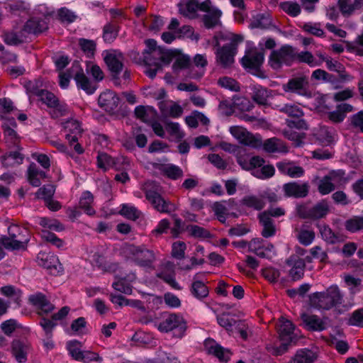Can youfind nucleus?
I'll return each mask as SVG.
<instances>
[{"label": "nucleus", "mask_w": 363, "mask_h": 363, "mask_svg": "<svg viewBox=\"0 0 363 363\" xmlns=\"http://www.w3.org/2000/svg\"><path fill=\"white\" fill-rule=\"evenodd\" d=\"M236 161L242 169L252 171V174L261 179H269L274 176L275 169L272 164L264 165V160L259 156H251L245 148L238 149Z\"/></svg>", "instance_id": "f257e3e1"}, {"label": "nucleus", "mask_w": 363, "mask_h": 363, "mask_svg": "<svg viewBox=\"0 0 363 363\" xmlns=\"http://www.w3.org/2000/svg\"><path fill=\"white\" fill-rule=\"evenodd\" d=\"M310 303L313 307L325 311L345 307L344 295L337 285H332L325 291L312 294Z\"/></svg>", "instance_id": "f03ea898"}, {"label": "nucleus", "mask_w": 363, "mask_h": 363, "mask_svg": "<svg viewBox=\"0 0 363 363\" xmlns=\"http://www.w3.org/2000/svg\"><path fill=\"white\" fill-rule=\"evenodd\" d=\"M146 199L157 211L170 214L177 210V206L162 196V187L155 182H147L143 186Z\"/></svg>", "instance_id": "7ed1b4c3"}, {"label": "nucleus", "mask_w": 363, "mask_h": 363, "mask_svg": "<svg viewBox=\"0 0 363 363\" xmlns=\"http://www.w3.org/2000/svg\"><path fill=\"white\" fill-rule=\"evenodd\" d=\"M9 236L0 238V243L9 250L25 248L29 241L28 233L26 228L18 225H11L8 228Z\"/></svg>", "instance_id": "20e7f679"}, {"label": "nucleus", "mask_w": 363, "mask_h": 363, "mask_svg": "<svg viewBox=\"0 0 363 363\" xmlns=\"http://www.w3.org/2000/svg\"><path fill=\"white\" fill-rule=\"evenodd\" d=\"M161 333L173 332L174 336L182 338L187 328L186 322L179 313H169L165 315L162 321L155 324Z\"/></svg>", "instance_id": "39448f33"}, {"label": "nucleus", "mask_w": 363, "mask_h": 363, "mask_svg": "<svg viewBox=\"0 0 363 363\" xmlns=\"http://www.w3.org/2000/svg\"><path fill=\"white\" fill-rule=\"evenodd\" d=\"M296 49L289 45H284L281 48L272 51L269 57V66L275 70L282 66H290L296 60Z\"/></svg>", "instance_id": "423d86ee"}, {"label": "nucleus", "mask_w": 363, "mask_h": 363, "mask_svg": "<svg viewBox=\"0 0 363 363\" xmlns=\"http://www.w3.org/2000/svg\"><path fill=\"white\" fill-rule=\"evenodd\" d=\"M124 252L138 265L150 269L153 268L155 255L152 250H148L144 246L129 245L124 249Z\"/></svg>", "instance_id": "0eeeda50"}, {"label": "nucleus", "mask_w": 363, "mask_h": 363, "mask_svg": "<svg viewBox=\"0 0 363 363\" xmlns=\"http://www.w3.org/2000/svg\"><path fill=\"white\" fill-rule=\"evenodd\" d=\"M278 333L281 343L276 348L275 354L281 355L288 350L291 343H295L298 340V336L295 333L294 325L290 320L284 318L280 321Z\"/></svg>", "instance_id": "6e6552de"}, {"label": "nucleus", "mask_w": 363, "mask_h": 363, "mask_svg": "<svg viewBox=\"0 0 363 363\" xmlns=\"http://www.w3.org/2000/svg\"><path fill=\"white\" fill-rule=\"evenodd\" d=\"M201 11L206 13L202 17L206 28L213 29L221 26L220 18L223 12L218 7L213 6L211 0H205L201 3Z\"/></svg>", "instance_id": "1a4fd4ad"}, {"label": "nucleus", "mask_w": 363, "mask_h": 363, "mask_svg": "<svg viewBox=\"0 0 363 363\" xmlns=\"http://www.w3.org/2000/svg\"><path fill=\"white\" fill-rule=\"evenodd\" d=\"M174 56L173 50H155L143 52V61L147 66L162 67L169 65Z\"/></svg>", "instance_id": "9d476101"}, {"label": "nucleus", "mask_w": 363, "mask_h": 363, "mask_svg": "<svg viewBox=\"0 0 363 363\" xmlns=\"http://www.w3.org/2000/svg\"><path fill=\"white\" fill-rule=\"evenodd\" d=\"M242 40L241 36L237 35L232 42L218 49L216 52L217 62L223 67L231 66L234 63V57L237 53L236 41L242 42Z\"/></svg>", "instance_id": "9b49d317"}, {"label": "nucleus", "mask_w": 363, "mask_h": 363, "mask_svg": "<svg viewBox=\"0 0 363 363\" xmlns=\"http://www.w3.org/2000/svg\"><path fill=\"white\" fill-rule=\"evenodd\" d=\"M328 212V205L322 201L313 207L302 205L298 208V213L303 218L318 219L324 217Z\"/></svg>", "instance_id": "f8f14e48"}, {"label": "nucleus", "mask_w": 363, "mask_h": 363, "mask_svg": "<svg viewBox=\"0 0 363 363\" xmlns=\"http://www.w3.org/2000/svg\"><path fill=\"white\" fill-rule=\"evenodd\" d=\"M248 250L262 258H269L275 255L274 245L262 238L252 239L248 243Z\"/></svg>", "instance_id": "ddd939ff"}, {"label": "nucleus", "mask_w": 363, "mask_h": 363, "mask_svg": "<svg viewBox=\"0 0 363 363\" xmlns=\"http://www.w3.org/2000/svg\"><path fill=\"white\" fill-rule=\"evenodd\" d=\"M37 262L39 266L48 269L51 274H55L63 271V267L60 263L58 257L50 252H39L37 257Z\"/></svg>", "instance_id": "4468645a"}, {"label": "nucleus", "mask_w": 363, "mask_h": 363, "mask_svg": "<svg viewBox=\"0 0 363 363\" xmlns=\"http://www.w3.org/2000/svg\"><path fill=\"white\" fill-rule=\"evenodd\" d=\"M229 131L235 138L245 145L256 148L261 143L259 140H257L252 133L242 127L231 126Z\"/></svg>", "instance_id": "2eb2a0df"}, {"label": "nucleus", "mask_w": 363, "mask_h": 363, "mask_svg": "<svg viewBox=\"0 0 363 363\" xmlns=\"http://www.w3.org/2000/svg\"><path fill=\"white\" fill-rule=\"evenodd\" d=\"M301 319L304 328L308 330L321 332L326 330L328 326V318H320L316 315L303 313Z\"/></svg>", "instance_id": "dca6fc26"}, {"label": "nucleus", "mask_w": 363, "mask_h": 363, "mask_svg": "<svg viewBox=\"0 0 363 363\" xmlns=\"http://www.w3.org/2000/svg\"><path fill=\"white\" fill-rule=\"evenodd\" d=\"M308 82L306 77H294L283 85L285 92H291L301 96H305L308 93Z\"/></svg>", "instance_id": "f3484780"}, {"label": "nucleus", "mask_w": 363, "mask_h": 363, "mask_svg": "<svg viewBox=\"0 0 363 363\" xmlns=\"http://www.w3.org/2000/svg\"><path fill=\"white\" fill-rule=\"evenodd\" d=\"M119 102V97L111 90H106L101 93L98 99L99 106L109 113H113L116 110Z\"/></svg>", "instance_id": "a211bd4d"}, {"label": "nucleus", "mask_w": 363, "mask_h": 363, "mask_svg": "<svg viewBox=\"0 0 363 363\" xmlns=\"http://www.w3.org/2000/svg\"><path fill=\"white\" fill-rule=\"evenodd\" d=\"M204 347L208 354L214 355L220 362H226L230 357V350L224 348L213 339H206L204 342Z\"/></svg>", "instance_id": "6ab92c4d"}, {"label": "nucleus", "mask_w": 363, "mask_h": 363, "mask_svg": "<svg viewBox=\"0 0 363 363\" xmlns=\"http://www.w3.org/2000/svg\"><path fill=\"white\" fill-rule=\"evenodd\" d=\"M286 264L290 267L289 274L293 281L301 279L304 274L305 262L297 256H291L286 261Z\"/></svg>", "instance_id": "aec40b11"}, {"label": "nucleus", "mask_w": 363, "mask_h": 363, "mask_svg": "<svg viewBox=\"0 0 363 363\" xmlns=\"http://www.w3.org/2000/svg\"><path fill=\"white\" fill-rule=\"evenodd\" d=\"M64 128L66 131L65 138L70 145L78 142L81 137L83 129L81 123L77 120H68L64 123Z\"/></svg>", "instance_id": "412c9836"}, {"label": "nucleus", "mask_w": 363, "mask_h": 363, "mask_svg": "<svg viewBox=\"0 0 363 363\" xmlns=\"http://www.w3.org/2000/svg\"><path fill=\"white\" fill-rule=\"evenodd\" d=\"M29 302L39 309L42 313H51L55 309V306L49 301L47 296L38 292L31 294L28 298Z\"/></svg>", "instance_id": "4be33fe9"}, {"label": "nucleus", "mask_w": 363, "mask_h": 363, "mask_svg": "<svg viewBox=\"0 0 363 363\" xmlns=\"http://www.w3.org/2000/svg\"><path fill=\"white\" fill-rule=\"evenodd\" d=\"M104 61L114 77L118 76L123 69V55L121 52H111L105 56Z\"/></svg>", "instance_id": "5701e85b"}, {"label": "nucleus", "mask_w": 363, "mask_h": 363, "mask_svg": "<svg viewBox=\"0 0 363 363\" xmlns=\"http://www.w3.org/2000/svg\"><path fill=\"white\" fill-rule=\"evenodd\" d=\"M284 194L287 196L303 198L308 194V185L307 183L289 182L283 186Z\"/></svg>", "instance_id": "b1692460"}, {"label": "nucleus", "mask_w": 363, "mask_h": 363, "mask_svg": "<svg viewBox=\"0 0 363 363\" xmlns=\"http://www.w3.org/2000/svg\"><path fill=\"white\" fill-rule=\"evenodd\" d=\"M264 54L263 50H254L242 58V65L247 68L258 69L264 62Z\"/></svg>", "instance_id": "393cba45"}, {"label": "nucleus", "mask_w": 363, "mask_h": 363, "mask_svg": "<svg viewBox=\"0 0 363 363\" xmlns=\"http://www.w3.org/2000/svg\"><path fill=\"white\" fill-rule=\"evenodd\" d=\"M258 218L262 226L261 235L264 238L274 236L277 231L274 220L269 216L268 213L262 212L259 215Z\"/></svg>", "instance_id": "a878e982"}, {"label": "nucleus", "mask_w": 363, "mask_h": 363, "mask_svg": "<svg viewBox=\"0 0 363 363\" xmlns=\"http://www.w3.org/2000/svg\"><path fill=\"white\" fill-rule=\"evenodd\" d=\"M179 13L189 18H195L198 10L201 11V3L198 0H182L179 4Z\"/></svg>", "instance_id": "bb28decb"}, {"label": "nucleus", "mask_w": 363, "mask_h": 363, "mask_svg": "<svg viewBox=\"0 0 363 363\" xmlns=\"http://www.w3.org/2000/svg\"><path fill=\"white\" fill-rule=\"evenodd\" d=\"M74 80L78 88L83 89L86 94H92L96 89L95 84L85 75L82 68L76 67Z\"/></svg>", "instance_id": "cd10ccee"}, {"label": "nucleus", "mask_w": 363, "mask_h": 363, "mask_svg": "<svg viewBox=\"0 0 363 363\" xmlns=\"http://www.w3.org/2000/svg\"><path fill=\"white\" fill-rule=\"evenodd\" d=\"M48 29V23L45 19L32 18L29 19L23 26L26 33L38 35Z\"/></svg>", "instance_id": "c85d7f7f"}, {"label": "nucleus", "mask_w": 363, "mask_h": 363, "mask_svg": "<svg viewBox=\"0 0 363 363\" xmlns=\"http://www.w3.org/2000/svg\"><path fill=\"white\" fill-rule=\"evenodd\" d=\"M277 167L280 173L288 175L291 178L301 177L304 174L303 167L294 165L290 162H279L277 163Z\"/></svg>", "instance_id": "c756f323"}, {"label": "nucleus", "mask_w": 363, "mask_h": 363, "mask_svg": "<svg viewBox=\"0 0 363 363\" xmlns=\"http://www.w3.org/2000/svg\"><path fill=\"white\" fill-rule=\"evenodd\" d=\"M199 274H196L193 278V282L190 287L191 295L198 300H203L208 296L209 291L206 284L198 279Z\"/></svg>", "instance_id": "7c9ffc66"}, {"label": "nucleus", "mask_w": 363, "mask_h": 363, "mask_svg": "<svg viewBox=\"0 0 363 363\" xmlns=\"http://www.w3.org/2000/svg\"><path fill=\"white\" fill-rule=\"evenodd\" d=\"M47 177L45 172L40 170L35 163H31L28 169V179L33 186L38 187L41 179Z\"/></svg>", "instance_id": "2f4dec72"}, {"label": "nucleus", "mask_w": 363, "mask_h": 363, "mask_svg": "<svg viewBox=\"0 0 363 363\" xmlns=\"http://www.w3.org/2000/svg\"><path fill=\"white\" fill-rule=\"evenodd\" d=\"M120 26L118 23L111 21L106 23L103 27L102 38L106 43H112L118 37Z\"/></svg>", "instance_id": "473e14b6"}, {"label": "nucleus", "mask_w": 363, "mask_h": 363, "mask_svg": "<svg viewBox=\"0 0 363 363\" xmlns=\"http://www.w3.org/2000/svg\"><path fill=\"white\" fill-rule=\"evenodd\" d=\"M263 148L266 152L269 153H286L288 152L286 145L277 138L266 140L263 143Z\"/></svg>", "instance_id": "72a5a7b5"}, {"label": "nucleus", "mask_w": 363, "mask_h": 363, "mask_svg": "<svg viewBox=\"0 0 363 363\" xmlns=\"http://www.w3.org/2000/svg\"><path fill=\"white\" fill-rule=\"evenodd\" d=\"M28 350L29 347L25 342L18 340L13 341L12 353L18 362H26Z\"/></svg>", "instance_id": "f704fd0d"}, {"label": "nucleus", "mask_w": 363, "mask_h": 363, "mask_svg": "<svg viewBox=\"0 0 363 363\" xmlns=\"http://www.w3.org/2000/svg\"><path fill=\"white\" fill-rule=\"evenodd\" d=\"M18 150L6 152L1 157V163L5 167H13L23 163V157Z\"/></svg>", "instance_id": "c9c22d12"}, {"label": "nucleus", "mask_w": 363, "mask_h": 363, "mask_svg": "<svg viewBox=\"0 0 363 363\" xmlns=\"http://www.w3.org/2000/svg\"><path fill=\"white\" fill-rule=\"evenodd\" d=\"M174 51V56L173 60L174 62L172 65V69L174 73H179L183 69H189L191 66V59L186 55L178 53L177 50Z\"/></svg>", "instance_id": "e433bc0d"}, {"label": "nucleus", "mask_w": 363, "mask_h": 363, "mask_svg": "<svg viewBox=\"0 0 363 363\" xmlns=\"http://www.w3.org/2000/svg\"><path fill=\"white\" fill-rule=\"evenodd\" d=\"M242 205L255 211H261L265 206V201L260 195H247L241 200Z\"/></svg>", "instance_id": "4c0bfd02"}, {"label": "nucleus", "mask_w": 363, "mask_h": 363, "mask_svg": "<svg viewBox=\"0 0 363 363\" xmlns=\"http://www.w3.org/2000/svg\"><path fill=\"white\" fill-rule=\"evenodd\" d=\"M93 202V194L90 191H86L82 193L80 197L79 206L80 208L84 210V213H86L87 215L93 216L96 213L95 210L92 207Z\"/></svg>", "instance_id": "58836bf2"}, {"label": "nucleus", "mask_w": 363, "mask_h": 363, "mask_svg": "<svg viewBox=\"0 0 363 363\" xmlns=\"http://www.w3.org/2000/svg\"><path fill=\"white\" fill-rule=\"evenodd\" d=\"M143 363H180V361L171 353L158 350L154 358L145 360Z\"/></svg>", "instance_id": "ea45409f"}, {"label": "nucleus", "mask_w": 363, "mask_h": 363, "mask_svg": "<svg viewBox=\"0 0 363 363\" xmlns=\"http://www.w3.org/2000/svg\"><path fill=\"white\" fill-rule=\"evenodd\" d=\"M83 345L77 340H69L66 343L69 354L75 360L80 361L86 350L82 349Z\"/></svg>", "instance_id": "a19ab883"}, {"label": "nucleus", "mask_w": 363, "mask_h": 363, "mask_svg": "<svg viewBox=\"0 0 363 363\" xmlns=\"http://www.w3.org/2000/svg\"><path fill=\"white\" fill-rule=\"evenodd\" d=\"M315 359V353L305 348L298 350L290 363H313Z\"/></svg>", "instance_id": "79ce46f5"}, {"label": "nucleus", "mask_w": 363, "mask_h": 363, "mask_svg": "<svg viewBox=\"0 0 363 363\" xmlns=\"http://www.w3.org/2000/svg\"><path fill=\"white\" fill-rule=\"evenodd\" d=\"M272 23V18L269 14L259 13L253 17L250 26L252 28L268 29Z\"/></svg>", "instance_id": "37998d69"}, {"label": "nucleus", "mask_w": 363, "mask_h": 363, "mask_svg": "<svg viewBox=\"0 0 363 363\" xmlns=\"http://www.w3.org/2000/svg\"><path fill=\"white\" fill-rule=\"evenodd\" d=\"M160 170L165 176L172 180L179 179L184 174L183 170L179 166L173 164L162 165Z\"/></svg>", "instance_id": "c03bdc74"}, {"label": "nucleus", "mask_w": 363, "mask_h": 363, "mask_svg": "<svg viewBox=\"0 0 363 363\" xmlns=\"http://www.w3.org/2000/svg\"><path fill=\"white\" fill-rule=\"evenodd\" d=\"M92 262L99 269H101L105 272H114L118 267V265L116 263L107 264L106 262L105 257L99 252H95L92 255Z\"/></svg>", "instance_id": "a18cd8bd"}, {"label": "nucleus", "mask_w": 363, "mask_h": 363, "mask_svg": "<svg viewBox=\"0 0 363 363\" xmlns=\"http://www.w3.org/2000/svg\"><path fill=\"white\" fill-rule=\"evenodd\" d=\"M269 96V91L261 86H256L253 88L252 99L259 105H267L268 98Z\"/></svg>", "instance_id": "49530a36"}, {"label": "nucleus", "mask_w": 363, "mask_h": 363, "mask_svg": "<svg viewBox=\"0 0 363 363\" xmlns=\"http://www.w3.org/2000/svg\"><path fill=\"white\" fill-rule=\"evenodd\" d=\"M194 62L196 67L201 69L200 72L189 73V77L191 79H199L204 74V69L206 67L208 62L204 55L197 54L194 57Z\"/></svg>", "instance_id": "de8ad7c7"}, {"label": "nucleus", "mask_w": 363, "mask_h": 363, "mask_svg": "<svg viewBox=\"0 0 363 363\" xmlns=\"http://www.w3.org/2000/svg\"><path fill=\"white\" fill-rule=\"evenodd\" d=\"M319 231L322 238L329 244H335L340 241V237L327 225H320Z\"/></svg>", "instance_id": "09e8293b"}, {"label": "nucleus", "mask_w": 363, "mask_h": 363, "mask_svg": "<svg viewBox=\"0 0 363 363\" xmlns=\"http://www.w3.org/2000/svg\"><path fill=\"white\" fill-rule=\"evenodd\" d=\"M296 60L299 62L306 63L310 67H317L321 65V62L317 60L311 52L308 51H304L298 52L296 51Z\"/></svg>", "instance_id": "8fccbe9b"}, {"label": "nucleus", "mask_w": 363, "mask_h": 363, "mask_svg": "<svg viewBox=\"0 0 363 363\" xmlns=\"http://www.w3.org/2000/svg\"><path fill=\"white\" fill-rule=\"evenodd\" d=\"M79 45L86 57H91L94 55L96 48V44L94 40L79 38Z\"/></svg>", "instance_id": "3c124183"}, {"label": "nucleus", "mask_w": 363, "mask_h": 363, "mask_svg": "<svg viewBox=\"0 0 363 363\" xmlns=\"http://www.w3.org/2000/svg\"><path fill=\"white\" fill-rule=\"evenodd\" d=\"M97 165L100 169L106 171L112 167H116L115 160L106 153H99L97 156Z\"/></svg>", "instance_id": "603ef678"}, {"label": "nucleus", "mask_w": 363, "mask_h": 363, "mask_svg": "<svg viewBox=\"0 0 363 363\" xmlns=\"http://www.w3.org/2000/svg\"><path fill=\"white\" fill-rule=\"evenodd\" d=\"M120 213L128 219L135 220L141 216V212L134 206L123 204Z\"/></svg>", "instance_id": "864d4df0"}, {"label": "nucleus", "mask_w": 363, "mask_h": 363, "mask_svg": "<svg viewBox=\"0 0 363 363\" xmlns=\"http://www.w3.org/2000/svg\"><path fill=\"white\" fill-rule=\"evenodd\" d=\"M218 84L225 89L232 91H239L240 90V84L234 79L229 77H222L218 80Z\"/></svg>", "instance_id": "5fc2aeb1"}, {"label": "nucleus", "mask_w": 363, "mask_h": 363, "mask_svg": "<svg viewBox=\"0 0 363 363\" xmlns=\"http://www.w3.org/2000/svg\"><path fill=\"white\" fill-rule=\"evenodd\" d=\"M134 112L138 118L147 123L151 122V116L155 115V111L152 108L143 106L135 107Z\"/></svg>", "instance_id": "6e6d98bb"}, {"label": "nucleus", "mask_w": 363, "mask_h": 363, "mask_svg": "<svg viewBox=\"0 0 363 363\" xmlns=\"http://www.w3.org/2000/svg\"><path fill=\"white\" fill-rule=\"evenodd\" d=\"M345 226L346 230L351 233L363 230V216H354L348 219Z\"/></svg>", "instance_id": "4d7b16f0"}, {"label": "nucleus", "mask_w": 363, "mask_h": 363, "mask_svg": "<svg viewBox=\"0 0 363 363\" xmlns=\"http://www.w3.org/2000/svg\"><path fill=\"white\" fill-rule=\"evenodd\" d=\"M41 238L46 242L52 244L57 248H62L64 247V241L59 238L55 233L50 232L48 230H42Z\"/></svg>", "instance_id": "13d9d810"}, {"label": "nucleus", "mask_w": 363, "mask_h": 363, "mask_svg": "<svg viewBox=\"0 0 363 363\" xmlns=\"http://www.w3.org/2000/svg\"><path fill=\"white\" fill-rule=\"evenodd\" d=\"M55 192V186L52 184H46L39 188L35 193L38 199H41L45 202L48 199L53 197Z\"/></svg>", "instance_id": "bf43d9fd"}, {"label": "nucleus", "mask_w": 363, "mask_h": 363, "mask_svg": "<svg viewBox=\"0 0 363 363\" xmlns=\"http://www.w3.org/2000/svg\"><path fill=\"white\" fill-rule=\"evenodd\" d=\"M165 128L173 140H180L184 136L178 123L168 122L166 123Z\"/></svg>", "instance_id": "052dcab7"}, {"label": "nucleus", "mask_w": 363, "mask_h": 363, "mask_svg": "<svg viewBox=\"0 0 363 363\" xmlns=\"http://www.w3.org/2000/svg\"><path fill=\"white\" fill-rule=\"evenodd\" d=\"M39 224L43 228H48L57 232H61L65 229L63 224L55 219L41 218L40 219Z\"/></svg>", "instance_id": "680f3d73"}, {"label": "nucleus", "mask_w": 363, "mask_h": 363, "mask_svg": "<svg viewBox=\"0 0 363 363\" xmlns=\"http://www.w3.org/2000/svg\"><path fill=\"white\" fill-rule=\"evenodd\" d=\"M41 83L38 81H29L25 84L27 94L30 97L31 96H36L38 98L42 95L45 89H41Z\"/></svg>", "instance_id": "e2e57ef3"}, {"label": "nucleus", "mask_w": 363, "mask_h": 363, "mask_svg": "<svg viewBox=\"0 0 363 363\" xmlns=\"http://www.w3.org/2000/svg\"><path fill=\"white\" fill-rule=\"evenodd\" d=\"M279 111L291 117L296 118H298L303 115V110L294 104H284L279 108Z\"/></svg>", "instance_id": "0e129e2a"}, {"label": "nucleus", "mask_w": 363, "mask_h": 363, "mask_svg": "<svg viewBox=\"0 0 363 363\" xmlns=\"http://www.w3.org/2000/svg\"><path fill=\"white\" fill-rule=\"evenodd\" d=\"M279 6L284 12L293 17L297 16L301 13V8L296 3L284 1L280 3Z\"/></svg>", "instance_id": "69168bd1"}, {"label": "nucleus", "mask_w": 363, "mask_h": 363, "mask_svg": "<svg viewBox=\"0 0 363 363\" xmlns=\"http://www.w3.org/2000/svg\"><path fill=\"white\" fill-rule=\"evenodd\" d=\"M51 108L50 114L52 118H58L69 113L68 106L65 104L60 103L59 101L56 106H52Z\"/></svg>", "instance_id": "338daca9"}, {"label": "nucleus", "mask_w": 363, "mask_h": 363, "mask_svg": "<svg viewBox=\"0 0 363 363\" xmlns=\"http://www.w3.org/2000/svg\"><path fill=\"white\" fill-rule=\"evenodd\" d=\"M349 325L363 328V308L352 312L347 320Z\"/></svg>", "instance_id": "774afa93"}]
</instances>
